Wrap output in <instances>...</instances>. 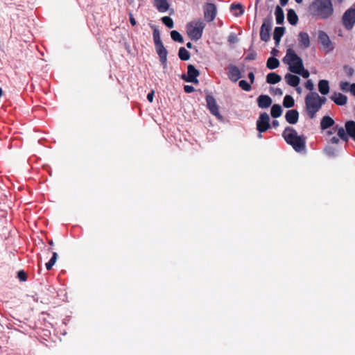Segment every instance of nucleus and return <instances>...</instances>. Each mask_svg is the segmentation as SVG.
Wrapping results in <instances>:
<instances>
[{
	"mask_svg": "<svg viewBox=\"0 0 355 355\" xmlns=\"http://www.w3.org/2000/svg\"><path fill=\"white\" fill-rule=\"evenodd\" d=\"M286 142L291 145L298 153L306 149V137L304 135H298L297 131L293 128L286 127L282 133Z\"/></svg>",
	"mask_w": 355,
	"mask_h": 355,
	"instance_id": "f257e3e1",
	"label": "nucleus"
},
{
	"mask_svg": "<svg viewBox=\"0 0 355 355\" xmlns=\"http://www.w3.org/2000/svg\"><path fill=\"white\" fill-rule=\"evenodd\" d=\"M311 9L314 15L322 19L330 17L334 13L331 0H315Z\"/></svg>",
	"mask_w": 355,
	"mask_h": 355,
	"instance_id": "f03ea898",
	"label": "nucleus"
},
{
	"mask_svg": "<svg viewBox=\"0 0 355 355\" xmlns=\"http://www.w3.org/2000/svg\"><path fill=\"white\" fill-rule=\"evenodd\" d=\"M283 61L289 66V70L292 73L298 72V69L304 65L302 59L291 49H288L286 51V56Z\"/></svg>",
	"mask_w": 355,
	"mask_h": 355,
	"instance_id": "7ed1b4c3",
	"label": "nucleus"
},
{
	"mask_svg": "<svg viewBox=\"0 0 355 355\" xmlns=\"http://www.w3.org/2000/svg\"><path fill=\"white\" fill-rule=\"evenodd\" d=\"M205 24L201 19L191 21L187 25V33L192 40H198L202 37Z\"/></svg>",
	"mask_w": 355,
	"mask_h": 355,
	"instance_id": "20e7f679",
	"label": "nucleus"
},
{
	"mask_svg": "<svg viewBox=\"0 0 355 355\" xmlns=\"http://www.w3.org/2000/svg\"><path fill=\"white\" fill-rule=\"evenodd\" d=\"M305 107L308 116L313 119L315 114L320 110L318 102L315 92L309 93L305 97Z\"/></svg>",
	"mask_w": 355,
	"mask_h": 355,
	"instance_id": "39448f33",
	"label": "nucleus"
},
{
	"mask_svg": "<svg viewBox=\"0 0 355 355\" xmlns=\"http://www.w3.org/2000/svg\"><path fill=\"white\" fill-rule=\"evenodd\" d=\"M318 39L319 43L322 45V49L325 53H329L332 52L335 46L334 42L330 40L329 35L324 31H318Z\"/></svg>",
	"mask_w": 355,
	"mask_h": 355,
	"instance_id": "423d86ee",
	"label": "nucleus"
},
{
	"mask_svg": "<svg viewBox=\"0 0 355 355\" xmlns=\"http://www.w3.org/2000/svg\"><path fill=\"white\" fill-rule=\"evenodd\" d=\"M204 19L207 22L213 21L217 15V7L214 3H205L202 7Z\"/></svg>",
	"mask_w": 355,
	"mask_h": 355,
	"instance_id": "0eeeda50",
	"label": "nucleus"
},
{
	"mask_svg": "<svg viewBox=\"0 0 355 355\" xmlns=\"http://www.w3.org/2000/svg\"><path fill=\"white\" fill-rule=\"evenodd\" d=\"M270 127V117L266 112L261 113L257 121V130L259 131V137H262L261 133L267 131Z\"/></svg>",
	"mask_w": 355,
	"mask_h": 355,
	"instance_id": "6e6552de",
	"label": "nucleus"
},
{
	"mask_svg": "<svg viewBox=\"0 0 355 355\" xmlns=\"http://www.w3.org/2000/svg\"><path fill=\"white\" fill-rule=\"evenodd\" d=\"M343 24L347 30H351L355 24V8L347 9L343 16Z\"/></svg>",
	"mask_w": 355,
	"mask_h": 355,
	"instance_id": "1a4fd4ad",
	"label": "nucleus"
},
{
	"mask_svg": "<svg viewBox=\"0 0 355 355\" xmlns=\"http://www.w3.org/2000/svg\"><path fill=\"white\" fill-rule=\"evenodd\" d=\"M271 29V19H264L260 29V38L262 41L268 42L270 40Z\"/></svg>",
	"mask_w": 355,
	"mask_h": 355,
	"instance_id": "9d476101",
	"label": "nucleus"
},
{
	"mask_svg": "<svg viewBox=\"0 0 355 355\" xmlns=\"http://www.w3.org/2000/svg\"><path fill=\"white\" fill-rule=\"evenodd\" d=\"M205 100L207 108L209 109L210 113L215 116L217 119H221L222 116L220 114L218 105H217L214 96L211 95H207Z\"/></svg>",
	"mask_w": 355,
	"mask_h": 355,
	"instance_id": "9b49d317",
	"label": "nucleus"
},
{
	"mask_svg": "<svg viewBox=\"0 0 355 355\" xmlns=\"http://www.w3.org/2000/svg\"><path fill=\"white\" fill-rule=\"evenodd\" d=\"M200 75V72L192 64L187 67V75H182V78L187 83H198L197 77Z\"/></svg>",
	"mask_w": 355,
	"mask_h": 355,
	"instance_id": "f8f14e48",
	"label": "nucleus"
},
{
	"mask_svg": "<svg viewBox=\"0 0 355 355\" xmlns=\"http://www.w3.org/2000/svg\"><path fill=\"white\" fill-rule=\"evenodd\" d=\"M155 50L159 56L161 64L164 68H166L167 67V50L164 47V44L156 46Z\"/></svg>",
	"mask_w": 355,
	"mask_h": 355,
	"instance_id": "ddd939ff",
	"label": "nucleus"
},
{
	"mask_svg": "<svg viewBox=\"0 0 355 355\" xmlns=\"http://www.w3.org/2000/svg\"><path fill=\"white\" fill-rule=\"evenodd\" d=\"M299 46L304 49H308L310 46V37L307 33L300 32L297 36Z\"/></svg>",
	"mask_w": 355,
	"mask_h": 355,
	"instance_id": "4468645a",
	"label": "nucleus"
},
{
	"mask_svg": "<svg viewBox=\"0 0 355 355\" xmlns=\"http://www.w3.org/2000/svg\"><path fill=\"white\" fill-rule=\"evenodd\" d=\"M228 78L233 82H236L241 78V73L239 69L233 64L228 67Z\"/></svg>",
	"mask_w": 355,
	"mask_h": 355,
	"instance_id": "2eb2a0df",
	"label": "nucleus"
},
{
	"mask_svg": "<svg viewBox=\"0 0 355 355\" xmlns=\"http://www.w3.org/2000/svg\"><path fill=\"white\" fill-rule=\"evenodd\" d=\"M272 98L268 95H260L257 98V104L259 107L266 109L269 107L272 104Z\"/></svg>",
	"mask_w": 355,
	"mask_h": 355,
	"instance_id": "dca6fc26",
	"label": "nucleus"
},
{
	"mask_svg": "<svg viewBox=\"0 0 355 355\" xmlns=\"http://www.w3.org/2000/svg\"><path fill=\"white\" fill-rule=\"evenodd\" d=\"M286 121L290 124H295L299 119V112L296 110H289L285 114Z\"/></svg>",
	"mask_w": 355,
	"mask_h": 355,
	"instance_id": "f3484780",
	"label": "nucleus"
},
{
	"mask_svg": "<svg viewBox=\"0 0 355 355\" xmlns=\"http://www.w3.org/2000/svg\"><path fill=\"white\" fill-rule=\"evenodd\" d=\"M330 98L338 105H345L347 102V96L341 93H334Z\"/></svg>",
	"mask_w": 355,
	"mask_h": 355,
	"instance_id": "a211bd4d",
	"label": "nucleus"
},
{
	"mask_svg": "<svg viewBox=\"0 0 355 355\" xmlns=\"http://www.w3.org/2000/svg\"><path fill=\"white\" fill-rule=\"evenodd\" d=\"M284 78L286 83L291 87H297L300 81V78L297 76L291 73L286 74Z\"/></svg>",
	"mask_w": 355,
	"mask_h": 355,
	"instance_id": "6ab92c4d",
	"label": "nucleus"
},
{
	"mask_svg": "<svg viewBox=\"0 0 355 355\" xmlns=\"http://www.w3.org/2000/svg\"><path fill=\"white\" fill-rule=\"evenodd\" d=\"M154 6L160 12H165L169 8L167 0H154Z\"/></svg>",
	"mask_w": 355,
	"mask_h": 355,
	"instance_id": "aec40b11",
	"label": "nucleus"
},
{
	"mask_svg": "<svg viewBox=\"0 0 355 355\" xmlns=\"http://www.w3.org/2000/svg\"><path fill=\"white\" fill-rule=\"evenodd\" d=\"M334 123L335 121L331 117L329 116H324L321 119L320 128L322 130H327V128L333 126Z\"/></svg>",
	"mask_w": 355,
	"mask_h": 355,
	"instance_id": "412c9836",
	"label": "nucleus"
},
{
	"mask_svg": "<svg viewBox=\"0 0 355 355\" xmlns=\"http://www.w3.org/2000/svg\"><path fill=\"white\" fill-rule=\"evenodd\" d=\"M284 32H285V28L284 27L278 26L275 28L274 33H273V39L275 42L276 45L279 44V43L281 40V37L284 34Z\"/></svg>",
	"mask_w": 355,
	"mask_h": 355,
	"instance_id": "4be33fe9",
	"label": "nucleus"
},
{
	"mask_svg": "<svg viewBox=\"0 0 355 355\" xmlns=\"http://www.w3.org/2000/svg\"><path fill=\"white\" fill-rule=\"evenodd\" d=\"M318 90L322 95H326L329 92V81L327 80H320L318 83Z\"/></svg>",
	"mask_w": 355,
	"mask_h": 355,
	"instance_id": "5701e85b",
	"label": "nucleus"
},
{
	"mask_svg": "<svg viewBox=\"0 0 355 355\" xmlns=\"http://www.w3.org/2000/svg\"><path fill=\"white\" fill-rule=\"evenodd\" d=\"M345 129L347 134L355 140V122L354 121H347Z\"/></svg>",
	"mask_w": 355,
	"mask_h": 355,
	"instance_id": "b1692460",
	"label": "nucleus"
},
{
	"mask_svg": "<svg viewBox=\"0 0 355 355\" xmlns=\"http://www.w3.org/2000/svg\"><path fill=\"white\" fill-rule=\"evenodd\" d=\"M282 77L274 72L269 73L266 76V82L269 84H276L280 82Z\"/></svg>",
	"mask_w": 355,
	"mask_h": 355,
	"instance_id": "393cba45",
	"label": "nucleus"
},
{
	"mask_svg": "<svg viewBox=\"0 0 355 355\" xmlns=\"http://www.w3.org/2000/svg\"><path fill=\"white\" fill-rule=\"evenodd\" d=\"M275 17L276 22L277 24H282L284 21V13L283 10L279 6H277L275 8Z\"/></svg>",
	"mask_w": 355,
	"mask_h": 355,
	"instance_id": "a878e982",
	"label": "nucleus"
},
{
	"mask_svg": "<svg viewBox=\"0 0 355 355\" xmlns=\"http://www.w3.org/2000/svg\"><path fill=\"white\" fill-rule=\"evenodd\" d=\"M287 19L291 25H296L298 21V17L295 11L293 9H289L287 13Z\"/></svg>",
	"mask_w": 355,
	"mask_h": 355,
	"instance_id": "bb28decb",
	"label": "nucleus"
},
{
	"mask_svg": "<svg viewBox=\"0 0 355 355\" xmlns=\"http://www.w3.org/2000/svg\"><path fill=\"white\" fill-rule=\"evenodd\" d=\"M282 111L281 105L274 104L271 107L270 114L273 118H278L282 115Z\"/></svg>",
	"mask_w": 355,
	"mask_h": 355,
	"instance_id": "cd10ccee",
	"label": "nucleus"
},
{
	"mask_svg": "<svg viewBox=\"0 0 355 355\" xmlns=\"http://www.w3.org/2000/svg\"><path fill=\"white\" fill-rule=\"evenodd\" d=\"M279 66V61L275 57H270L266 62V67L270 69H275Z\"/></svg>",
	"mask_w": 355,
	"mask_h": 355,
	"instance_id": "c85d7f7f",
	"label": "nucleus"
},
{
	"mask_svg": "<svg viewBox=\"0 0 355 355\" xmlns=\"http://www.w3.org/2000/svg\"><path fill=\"white\" fill-rule=\"evenodd\" d=\"M178 56L180 60L186 61L189 60L190 53L184 47H180L178 51Z\"/></svg>",
	"mask_w": 355,
	"mask_h": 355,
	"instance_id": "c756f323",
	"label": "nucleus"
},
{
	"mask_svg": "<svg viewBox=\"0 0 355 355\" xmlns=\"http://www.w3.org/2000/svg\"><path fill=\"white\" fill-rule=\"evenodd\" d=\"M295 105V101L293 98L290 95H286L283 100V105L286 108L293 107Z\"/></svg>",
	"mask_w": 355,
	"mask_h": 355,
	"instance_id": "7c9ffc66",
	"label": "nucleus"
},
{
	"mask_svg": "<svg viewBox=\"0 0 355 355\" xmlns=\"http://www.w3.org/2000/svg\"><path fill=\"white\" fill-rule=\"evenodd\" d=\"M334 130H337L338 136L343 139V141H347L348 140V137L347 134L345 133V131L343 127L338 128V125L334 127Z\"/></svg>",
	"mask_w": 355,
	"mask_h": 355,
	"instance_id": "2f4dec72",
	"label": "nucleus"
},
{
	"mask_svg": "<svg viewBox=\"0 0 355 355\" xmlns=\"http://www.w3.org/2000/svg\"><path fill=\"white\" fill-rule=\"evenodd\" d=\"M153 40H154V43H155V46H158V45L163 44V43H162V42L161 40L159 31L156 28H155L154 30H153Z\"/></svg>",
	"mask_w": 355,
	"mask_h": 355,
	"instance_id": "473e14b6",
	"label": "nucleus"
},
{
	"mask_svg": "<svg viewBox=\"0 0 355 355\" xmlns=\"http://www.w3.org/2000/svg\"><path fill=\"white\" fill-rule=\"evenodd\" d=\"M171 37L172 40L175 42H178L180 43H183L184 40L182 36L180 35V33L177 31H172L171 32Z\"/></svg>",
	"mask_w": 355,
	"mask_h": 355,
	"instance_id": "72a5a7b5",
	"label": "nucleus"
},
{
	"mask_svg": "<svg viewBox=\"0 0 355 355\" xmlns=\"http://www.w3.org/2000/svg\"><path fill=\"white\" fill-rule=\"evenodd\" d=\"M239 87L244 91L249 92L252 89V87L250 84H249L246 80H241L239 82Z\"/></svg>",
	"mask_w": 355,
	"mask_h": 355,
	"instance_id": "f704fd0d",
	"label": "nucleus"
},
{
	"mask_svg": "<svg viewBox=\"0 0 355 355\" xmlns=\"http://www.w3.org/2000/svg\"><path fill=\"white\" fill-rule=\"evenodd\" d=\"M162 21L164 25H166L168 28H173L174 24L173 19L168 16L163 17L162 18Z\"/></svg>",
	"mask_w": 355,
	"mask_h": 355,
	"instance_id": "c9c22d12",
	"label": "nucleus"
},
{
	"mask_svg": "<svg viewBox=\"0 0 355 355\" xmlns=\"http://www.w3.org/2000/svg\"><path fill=\"white\" fill-rule=\"evenodd\" d=\"M230 8H231V10H239V13H235L236 16L241 15L244 12L243 6L241 3H237V4L232 3L230 6Z\"/></svg>",
	"mask_w": 355,
	"mask_h": 355,
	"instance_id": "e433bc0d",
	"label": "nucleus"
},
{
	"mask_svg": "<svg viewBox=\"0 0 355 355\" xmlns=\"http://www.w3.org/2000/svg\"><path fill=\"white\" fill-rule=\"evenodd\" d=\"M298 71V72L296 71L295 73L299 74L304 78H307L309 77L310 73L307 69H304V65L300 69H299Z\"/></svg>",
	"mask_w": 355,
	"mask_h": 355,
	"instance_id": "4c0bfd02",
	"label": "nucleus"
},
{
	"mask_svg": "<svg viewBox=\"0 0 355 355\" xmlns=\"http://www.w3.org/2000/svg\"><path fill=\"white\" fill-rule=\"evenodd\" d=\"M340 88L341 90L344 92H348L350 90V85L348 82H340Z\"/></svg>",
	"mask_w": 355,
	"mask_h": 355,
	"instance_id": "58836bf2",
	"label": "nucleus"
},
{
	"mask_svg": "<svg viewBox=\"0 0 355 355\" xmlns=\"http://www.w3.org/2000/svg\"><path fill=\"white\" fill-rule=\"evenodd\" d=\"M17 277L20 281L25 282L27 279V275L24 270H21L17 272Z\"/></svg>",
	"mask_w": 355,
	"mask_h": 355,
	"instance_id": "ea45409f",
	"label": "nucleus"
},
{
	"mask_svg": "<svg viewBox=\"0 0 355 355\" xmlns=\"http://www.w3.org/2000/svg\"><path fill=\"white\" fill-rule=\"evenodd\" d=\"M343 69H344L345 72L346 73V74L349 77L354 74V71L353 68L348 65H345L343 67Z\"/></svg>",
	"mask_w": 355,
	"mask_h": 355,
	"instance_id": "a19ab883",
	"label": "nucleus"
},
{
	"mask_svg": "<svg viewBox=\"0 0 355 355\" xmlns=\"http://www.w3.org/2000/svg\"><path fill=\"white\" fill-rule=\"evenodd\" d=\"M315 95H316V97H317V100H318V102L320 106V107L322 106L323 104L325 103L327 99L325 97H321L319 96V94L315 92Z\"/></svg>",
	"mask_w": 355,
	"mask_h": 355,
	"instance_id": "79ce46f5",
	"label": "nucleus"
},
{
	"mask_svg": "<svg viewBox=\"0 0 355 355\" xmlns=\"http://www.w3.org/2000/svg\"><path fill=\"white\" fill-rule=\"evenodd\" d=\"M256 58H257V53L255 51L250 52L245 57L246 60H254Z\"/></svg>",
	"mask_w": 355,
	"mask_h": 355,
	"instance_id": "37998d69",
	"label": "nucleus"
},
{
	"mask_svg": "<svg viewBox=\"0 0 355 355\" xmlns=\"http://www.w3.org/2000/svg\"><path fill=\"white\" fill-rule=\"evenodd\" d=\"M305 87L307 89L312 91L314 87L313 82L311 80H307V82L305 84Z\"/></svg>",
	"mask_w": 355,
	"mask_h": 355,
	"instance_id": "c03bdc74",
	"label": "nucleus"
},
{
	"mask_svg": "<svg viewBox=\"0 0 355 355\" xmlns=\"http://www.w3.org/2000/svg\"><path fill=\"white\" fill-rule=\"evenodd\" d=\"M57 256L58 254L56 252H53L52 257L49 260V263H50L51 266H53L56 261Z\"/></svg>",
	"mask_w": 355,
	"mask_h": 355,
	"instance_id": "a18cd8bd",
	"label": "nucleus"
},
{
	"mask_svg": "<svg viewBox=\"0 0 355 355\" xmlns=\"http://www.w3.org/2000/svg\"><path fill=\"white\" fill-rule=\"evenodd\" d=\"M57 256L58 254L56 252H53L52 257L49 260V263H50L51 266H53L56 261Z\"/></svg>",
	"mask_w": 355,
	"mask_h": 355,
	"instance_id": "49530a36",
	"label": "nucleus"
},
{
	"mask_svg": "<svg viewBox=\"0 0 355 355\" xmlns=\"http://www.w3.org/2000/svg\"><path fill=\"white\" fill-rule=\"evenodd\" d=\"M184 90L186 93H191L194 91V87L191 85H184Z\"/></svg>",
	"mask_w": 355,
	"mask_h": 355,
	"instance_id": "de8ad7c7",
	"label": "nucleus"
},
{
	"mask_svg": "<svg viewBox=\"0 0 355 355\" xmlns=\"http://www.w3.org/2000/svg\"><path fill=\"white\" fill-rule=\"evenodd\" d=\"M237 37L234 34H231L228 37V42L230 43H235L237 42Z\"/></svg>",
	"mask_w": 355,
	"mask_h": 355,
	"instance_id": "09e8293b",
	"label": "nucleus"
},
{
	"mask_svg": "<svg viewBox=\"0 0 355 355\" xmlns=\"http://www.w3.org/2000/svg\"><path fill=\"white\" fill-rule=\"evenodd\" d=\"M153 98H154V91H151L150 92H149L147 95V99L148 101L150 102V103H152L153 101Z\"/></svg>",
	"mask_w": 355,
	"mask_h": 355,
	"instance_id": "8fccbe9b",
	"label": "nucleus"
},
{
	"mask_svg": "<svg viewBox=\"0 0 355 355\" xmlns=\"http://www.w3.org/2000/svg\"><path fill=\"white\" fill-rule=\"evenodd\" d=\"M129 17H130V22L132 24V26H135L137 24V21H136L135 19L134 18L132 14L130 13Z\"/></svg>",
	"mask_w": 355,
	"mask_h": 355,
	"instance_id": "3c124183",
	"label": "nucleus"
},
{
	"mask_svg": "<svg viewBox=\"0 0 355 355\" xmlns=\"http://www.w3.org/2000/svg\"><path fill=\"white\" fill-rule=\"evenodd\" d=\"M248 78L250 80V83L252 84L254 81V74L253 72H250L248 75Z\"/></svg>",
	"mask_w": 355,
	"mask_h": 355,
	"instance_id": "603ef678",
	"label": "nucleus"
},
{
	"mask_svg": "<svg viewBox=\"0 0 355 355\" xmlns=\"http://www.w3.org/2000/svg\"><path fill=\"white\" fill-rule=\"evenodd\" d=\"M330 142L333 144H338L339 143V139L336 137H333L330 139Z\"/></svg>",
	"mask_w": 355,
	"mask_h": 355,
	"instance_id": "864d4df0",
	"label": "nucleus"
},
{
	"mask_svg": "<svg viewBox=\"0 0 355 355\" xmlns=\"http://www.w3.org/2000/svg\"><path fill=\"white\" fill-rule=\"evenodd\" d=\"M350 92L353 95L355 96V83H353L350 85Z\"/></svg>",
	"mask_w": 355,
	"mask_h": 355,
	"instance_id": "5fc2aeb1",
	"label": "nucleus"
},
{
	"mask_svg": "<svg viewBox=\"0 0 355 355\" xmlns=\"http://www.w3.org/2000/svg\"><path fill=\"white\" fill-rule=\"evenodd\" d=\"M288 1V0H279L282 6H285L287 4Z\"/></svg>",
	"mask_w": 355,
	"mask_h": 355,
	"instance_id": "6e6d98bb",
	"label": "nucleus"
},
{
	"mask_svg": "<svg viewBox=\"0 0 355 355\" xmlns=\"http://www.w3.org/2000/svg\"><path fill=\"white\" fill-rule=\"evenodd\" d=\"M278 50H277L276 49H272V51H271V54L273 55V56H275L277 55L278 53Z\"/></svg>",
	"mask_w": 355,
	"mask_h": 355,
	"instance_id": "4d7b16f0",
	"label": "nucleus"
},
{
	"mask_svg": "<svg viewBox=\"0 0 355 355\" xmlns=\"http://www.w3.org/2000/svg\"><path fill=\"white\" fill-rule=\"evenodd\" d=\"M272 124L273 127L277 128L279 126V121L277 120H273Z\"/></svg>",
	"mask_w": 355,
	"mask_h": 355,
	"instance_id": "13d9d810",
	"label": "nucleus"
},
{
	"mask_svg": "<svg viewBox=\"0 0 355 355\" xmlns=\"http://www.w3.org/2000/svg\"><path fill=\"white\" fill-rule=\"evenodd\" d=\"M52 267L53 266L49 263V262L46 263V268L47 270H50L52 268Z\"/></svg>",
	"mask_w": 355,
	"mask_h": 355,
	"instance_id": "bf43d9fd",
	"label": "nucleus"
},
{
	"mask_svg": "<svg viewBox=\"0 0 355 355\" xmlns=\"http://www.w3.org/2000/svg\"><path fill=\"white\" fill-rule=\"evenodd\" d=\"M187 47L188 49H191V48L193 47V44H192V43H191V42H188V43L187 44Z\"/></svg>",
	"mask_w": 355,
	"mask_h": 355,
	"instance_id": "052dcab7",
	"label": "nucleus"
},
{
	"mask_svg": "<svg viewBox=\"0 0 355 355\" xmlns=\"http://www.w3.org/2000/svg\"><path fill=\"white\" fill-rule=\"evenodd\" d=\"M260 1L261 0H256V2H255V10L256 11L257 10V6Z\"/></svg>",
	"mask_w": 355,
	"mask_h": 355,
	"instance_id": "680f3d73",
	"label": "nucleus"
},
{
	"mask_svg": "<svg viewBox=\"0 0 355 355\" xmlns=\"http://www.w3.org/2000/svg\"><path fill=\"white\" fill-rule=\"evenodd\" d=\"M297 3H300L303 0H295Z\"/></svg>",
	"mask_w": 355,
	"mask_h": 355,
	"instance_id": "e2e57ef3",
	"label": "nucleus"
},
{
	"mask_svg": "<svg viewBox=\"0 0 355 355\" xmlns=\"http://www.w3.org/2000/svg\"><path fill=\"white\" fill-rule=\"evenodd\" d=\"M3 94V90L0 87V97L2 96Z\"/></svg>",
	"mask_w": 355,
	"mask_h": 355,
	"instance_id": "0e129e2a",
	"label": "nucleus"
},
{
	"mask_svg": "<svg viewBox=\"0 0 355 355\" xmlns=\"http://www.w3.org/2000/svg\"><path fill=\"white\" fill-rule=\"evenodd\" d=\"M327 134H328L329 135H330L333 134V132H332L331 130H329V131L327 132Z\"/></svg>",
	"mask_w": 355,
	"mask_h": 355,
	"instance_id": "69168bd1",
	"label": "nucleus"
},
{
	"mask_svg": "<svg viewBox=\"0 0 355 355\" xmlns=\"http://www.w3.org/2000/svg\"><path fill=\"white\" fill-rule=\"evenodd\" d=\"M277 93H282L281 89H279V91H277Z\"/></svg>",
	"mask_w": 355,
	"mask_h": 355,
	"instance_id": "338daca9",
	"label": "nucleus"
},
{
	"mask_svg": "<svg viewBox=\"0 0 355 355\" xmlns=\"http://www.w3.org/2000/svg\"><path fill=\"white\" fill-rule=\"evenodd\" d=\"M277 93H282L281 89H279V91H277Z\"/></svg>",
	"mask_w": 355,
	"mask_h": 355,
	"instance_id": "774afa93",
	"label": "nucleus"
}]
</instances>
